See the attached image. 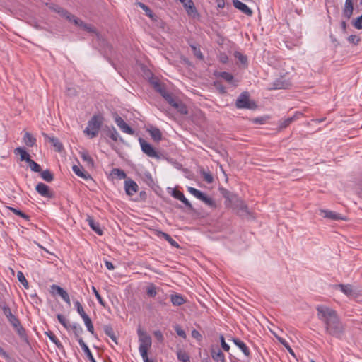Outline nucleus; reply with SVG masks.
<instances>
[{
  "label": "nucleus",
  "instance_id": "nucleus-49",
  "mask_svg": "<svg viewBox=\"0 0 362 362\" xmlns=\"http://www.w3.org/2000/svg\"><path fill=\"white\" fill-rule=\"evenodd\" d=\"M112 175L117 177L119 179H124L126 177V173L124 170L118 168H114L112 170Z\"/></svg>",
  "mask_w": 362,
  "mask_h": 362
},
{
  "label": "nucleus",
  "instance_id": "nucleus-35",
  "mask_svg": "<svg viewBox=\"0 0 362 362\" xmlns=\"http://www.w3.org/2000/svg\"><path fill=\"white\" fill-rule=\"evenodd\" d=\"M23 141L26 146L33 147L36 144V139L29 132H25L23 136Z\"/></svg>",
  "mask_w": 362,
  "mask_h": 362
},
{
  "label": "nucleus",
  "instance_id": "nucleus-46",
  "mask_svg": "<svg viewBox=\"0 0 362 362\" xmlns=\"http://www.w3.org/2000/svg\"><path fill=\"white\" fill-rule=\"evenodd\" d=\"M162 96L171 106L177 100L174 95L168 90Z\"/></svg>",
  "mask_w": 362,
  "mask_h": 362
},
{
  "label": "nucleus",
  "instance_id": "nucleus-9",
  "mask_svg": "<svg viewBox=\"0 0 362 362\" xmlns=\"http://www.w3.org/2000/svg\"><path fill=\"white\" fill-rule=\"evenodd\" d=\"M115 122L116 124L119 127V129L124 133H127L130 135H133L134 134V130L130 127L124 120L118 115L115 117Z\"/></svg>",
  "mask_w": 362,
  "mask_h": 362
},
{
  "label": "nucleus",
  "instance_id": "nucleus-47",
  "mask_svg": "<svg viewBox=\"0 0 362 362\" xmlns=\"http://www.w3.org/2000/svg\"><path fill=\"white\" fill-rule=\"evenodd\" d=\"M84 321V323L87 327V329L88 332H90L91 334L94 333V327L92 323V321L88 315L82 318Z\"/></svg>",
  "mask_w": 362,
  "mask_h": 362
},
{
  "label": "nucleus",
  "instance_id": "nucleus-41",
  "mask_svg": "<svg viewBox=\"0 0 362 362\" xmlns=\"http://www.w3.org/2000/svg\"><path fill=\"white\" fill-rule=\"evenodd\" d=\"M69 328H71L78 341L79 338H81L80 335L83 333V328L77 323H74L73 325H70Z\"/></svg>",
  "mask_w": 362,
  "mask_h": 362
},
{
  "label": "nucleus",
  "instance_id": "nucleus-34",
  "mask_svg": "<svg viewBox=\"0 0 362 362\" xmlns=\"http://www.w3.org/2000/svg\"><path fill=\"white\" fill-rule=\"evenodd\" d=\"M72 170L74 172V173L78 177H81L84 179H88L90 177V175L88 173L85 172L81 166H78L75 165L72 167Z\"/></svg>",
  "mask_w": 362,
  "mask_h": 362
},
{
  "label": "nucleus",
  "instance_id": "nucleus-14",
  "mask_svg": "<svg viewBox=\"0 0 362 362\" xmlns=\"http://www.w3.org/2000/svg\"><path fill=\"white\" fill-rule=\"evenodd\" d=\"M320 214L324 218L334 221L345 219L340 214L329 210H320Z\"/></svg>",
  "mask_w": 362,
  "mask_h": 362
},
{
  "label": "nucleus",
  "instance_id": "nucleus-48",
  "mask_svg": "<svg viewBox=\"0 0 362 362\" xmlns=\"http://www.w3.org/2000/svg\"><path fill=\"white\" fill-rule=\"evenodd\" d=\"M41 177L47 181V182H51L53 180L54 177L52 173L49 170H45L41 172Z\"/></svg>",
  "mask_w": 362,
  "mask_h": 362
},
{
  "label": "nucleus",
  "instance_id": "nucleus-55",
  "mask_svg": "<svg viewBox=\"0 0 362 362\" xmlns=\"http://www.w3.org/2000/svg\"><path fill=\"white\" fill-rule=\"evenodd\" d=\"M74 304L76 308L77 312L82 318L88 315L84 311L83 308L82 307L79 301L76 300Z\"/></svg>",
  "mask_w": 362,
  "mask_h": 362
},
{
  "label": "nucleus",
  "instance_id": "nucleus-21",
  "mask_svg": "<svg viewBox=\"0 0 362 362\" xmlns=\"http://www.w3.org/2000/svg\"><path fill=\"white\" fill-rule=\"evenodd\" d=\"M302 115V113L300 112H296L295 115L291 117H288L284 119H281L279 121V127L281 129H284L289 126L293 122L296 120L300 116Z\"/></svg>",
  "mask_w": 362,
  "mask_h": 362
},
{
  "label": "nucleus",
  "instance_id": "nucleus-45",
  "mask_svg": "<svg viewBox=\"0 0 362 362\" xmlns=\"http://www.w3.org/2000/svg\"><path fill=\"white\" fill-rule=\"evenodd\" d=\"M161 234V236L165 240H167L172 246L176 247V248H179L180 247V245L179 244L175 241L174 240L171 236L170 235H168V233H163V232H161L160 233Z\"/></svg>",
  "mask_w": 362,
  "mask_h": 362
},
{
  "label": "nucleus",
  "instance_id": "nucleus-8",
  "mask_svg": "<svg viewBox=\"0 0 362 362\" xmlns=\"http://www.w3.org/2000/svg\"><path fill=\"white\" fill-rule=\"evenodd\" d=\"M187 191L201 202H203L205 204H213L211 199L209 198L206 194L202 192L201 191L192 187H188Z\"/></svg>",
  "mask_w": 362,
  "mask_h": 362
},
{
  "label": "nucleus",
  "instance_id": "nucleus-3",
  "mask_svg": "<svg viewBox=\"0 0 362 362\" xmlns=\"http://www.w3.org/2000/svg\"><path fill=\"white\" fill-rule=\"evenodd\" d=\"M235 105L239 109L255 110L257 105L254 101L250 100L248 93H242L236 100Z\"/></svg>",
  "mask_w": 362,
  "mask_h": 362
},
{
  "label": "nucleus",
  "instance_id": "nucleus-28",
  "mask_svg": "<svg viewBox=\"0 0 362 362\" xmlns=\"http://www.w3.org/2000/svg\"><path fill=\"white\" fill-rule=\"evenodd\" d=\"M233 343L243 351L246 356H250V351L247 345L241 340L234 338L233 339Z\"/></svg>",
  "mask_w": 362,
  "mask_h": 362
},
{
  "label": "nucleus",
  "instance_id": "nucleus-22",
  "mask_svg": "<svg viewBox=\"0 0 362 362\" xmlns=\"http://www.w3.org/2000/svg\"><path fill=\"white\" fill-rule=\"evenodd\" d=\"M86 221L88 223L89 226L93 231H95L99 235H103V230L100 228L99 223L95 222L91 216L87 215Z\"/></svg>",
  "mask_w": 362,
  "mask_h": 362
},
{
  "label": "nucleus",
  "instance_id": "nucleus-36",
  "mask_svg": "<svg viewBox=\"0 0 362 362\" xmlns=\"http://www.w3.org/2000/svg\"><path fill=\"white\" fill-rule=\"evenodd\" d=\"M171 195L181 201L183 204H190L188 200L185 198V195L183 194L182 192H181L180 191L177 190V189H173L171 190Z\"/></svg>",
  "mask_w": 362,
  "mask_h": 362
},
{
  "label": "nucleus",
  "instance_id": "nucleus-57",
  "mask_svg": "<svg viewBox=\"0 0 362 362\" xmlns=\"http://www.w3.org/2000/svg\"><path fill=\"white\" fill-rule=\"evenodd\" d=\"M18 281L23 285L25 288H28V283L21 272H18L17 274Z\"/></svg>",
  "mask_w": 362,
  "mask_h": 362
},
{
  "label": "nucleus",
  "instance_id": "nucleus-10",
  "mask_svg": "<svg viewBox=\"0 0 362 362\" xmlns=\"http://www.w3.org/2000/svg\"><path fill=\"white\" fill-rule=\"evenodd\" d=\"M211 358L216 362H226L225 356L221 350L212 346L210 349Z\"/></svg>",
  "mask_w": 362,
  "mask_h": 362
},
{
  "label": "nucleus",
  "instance_id": "nucleus-62",
  "mask_svg": "<svg viewBox=\"0 0 362 362\" xmlns=\"http://www.w3.org/2000/svg\"><path fill=\"white\" fill-rule=\"evenodd\" d=\"M279 341H280L281 344H282L286 348V349L288 351V352L292 356H295L293 349L291 348V346H289V344L285 339H284L282 338H279Z\"/></svg>",
  "mask_w": 362,
  "mask_h": 362
},
{
  "label": "nucleus",
  "instance_id": "nucleus-19",
  "mask_svg": "<svg viewBox=\"0 0 362 362\" xmlns=\"http://www.w3.org/2000/svg\"><path fill=\"white\" fill-rule=\"evenodd\" d=\"M42 135L47 141H49L53 145L56 151L61 152L62 151L63 145L57 138H55L54 136H49L48 134L45 133H43Z\"/></svg>",
  "mask_w": 362,
  "mask_h": 362
},
{
  "label": "nucleus",
  "instance_id": "nucleus-17",
  "mask_svg": "<svg viewBox=\"0 0 362 362\" xmlns=\"http://www.w3.org/2000/svg\"><path fill=\"white\" fill-rule=\"evenodd\" d=\"M51 288L53 291H56L57 293L60 296L62 297V298L68 304V305H71V301H70V298H69V296L68 294V293L64 290L62 288H61L59 286H57V285H55V284H53L52 286H51Z\"/></svg>",
  "mask_w": 362,
  "mask_h": 362
},
{
  "label": "nucleus",
  "instance_id": "nucleus-63",
  "mask_svg": "<svg viewBox=\"0 0 362 362\" xmlns=\"http://www.w3.org/2000/svg\"><path fill=\"white\" fill-rule=\"evenodd\" d=\"M235 57L240 62L241 64H247V59L246 56L242 54L240 52H235Z\"/></svg>",
  "mask_w": 362,
  "mask_h": 362
},
{
  "label": "nucleus",
  "instance_id": "nucleus-27",
  "mask_svg": "<svg viewBox=\"0 0 362 362\" xmlns=\"http://www.w3.org/2000/svg\"><path fill=\"white\" fill-rule=\"evenodd\" d=\"M150 82L152 84L153 88L161 95H163L167 91L165 85L161 83L158 79L152 78Z\"/></svg>",
  "mask_w": 362,
  "mask_h": 362
},
{
  "label": "nucleus",
  "instance_id": "nucleus-29",
  "mask_svg": "<svg viewBox=\"0 0 362 362\" xmlns=\"http://www.w3.org/2000/svg\"><path fill=\"white\" fill-rule=\"evenodd\" d=\"M136 5L139 6L141 9H143L146 13V15L149 17L153 21H156V16L153 13V12L151 10V8L144 4L142 2L137 1L136 2Z\"/></svg>",
  "mask_w": 362,
  "mask_h": 362
},
{
  "label": "nucleus",
  "instance_id": "nucleus-25",
  "mask_svg": "<svg viewBox=\"0 0 362 362\" xmlns=\"http://www.w3.org/2000/svg\"><path fill=\"white\" fill-rule=\"evenodd\" d=\"M170 301L175 306H180L185 303L186 299L181 294L174 293L170 295Z\"/></svg>",
  "mask_w": 362,
  "mask_h": 362
},
{
  "label": "nucleus",
  "instance_id": "nucleus-6",
  "mask_svg": "<svg viewBox=\"0 0 362 362\" xmlns=\"http://www.w3.org/2000/svg\"><path fill=\"white\" fill-rule=\"evenodd\" d=\"M232 210L243 218H254L252 212L247 207V205H230Z\"/></svg>",
  "mask_w": 362,
  "mask_h": 362
},
{
  "label": "nucleus",
  "instance_id": "nucleus-53",
  "mask_svg": "<svg viewBox=\"0 0 362 362\" xmlns=\"http://www.w3.org/2000/svg\"><path fill=\"white\" fill-rule=\"evenodd\" d=\"M8 209L9 210L12 211L15 214L20 216L21 217L25 219L26 221H28L30 218L29 216H28L27 214H25V213H23L22 211H21L19 209H14L12 207H8Z\"/></svg>",
  "mask_w": 362,
  "mask_h": 362
},
{
  "label": "nucleus",
  "instance_id": "nucleus-30",
  "mask_svg": "<svg viewBox=\"0 0 362 362\" xmlns=\"http://www.w3.org/2000/svg\"><path fill=\"white\" fill-rule=\"evenodd\" d=\"M78 344L81 346V349L84 351V353L86 354L87 358L91 361V362H96L95 358H93L91 351H90L89 348L86 345V344L83 341L82 338L78 339Z\"/></svg>",
  "mask_w": 362,
  "mask_h": 362
},
{
  "label": "nucleus",
  "instance_id": "nucleus-20",
  "mask_svg": "<svg viewBox=\"0 0 362 362\" xmlns=\"http://www.w3.org/2000/svg\"><path fill=\"white\" fill-rule=\"evenodd\" d=\"M106 136L110 137L114 141H120L121 142H124V140L122 137H120L119 133L117 129L113 127H107L105 129Z\"/></svg>",
  "mask_w": 362,
  "mask_h": 362
},
{
  "label": "nucleus",
  "instance_id": "nucleus-59",
  "mask_svg": "<svg viewBox=\"0 0 362 362\" xmlns=\"http://www.w3.org/2000/svg\"><path fill=\"white\" fill-rule=\"evenodd\" d=\"M214 86L216 90L219 91L220 93L223 94L226 92V88L221 84V83L218 81L214 82Z\"/></svg>",
  "mask_w": 362,
  "mask_h": 362
},
{
  "label": "nucleus",
  "instance_id": "nucleus-40",
  "mask_svg": "<svg viewBox=\"0 0 362 362\" xmlns=\"http://www.w3.org/2000/svg\"><path fill=\"white\" fill-rule=\"evenodd\" d=\"M80 157L83 160V162H86V164L88 166H93V160L89 155L88 152L86 151H83L79 153Z\"/></svg>",
  "mask_w": 362,
  "mask_h": 362
},
{
  "label": "nucleus",
  "instance_id": "nucleus-18",
  "mask_svg": "<svg viewBox=\"0 0 362 362\" xmlns=\"http://www.w3.org/2000/svg\"><path fill=\"white\" fill-rule=\"evenodd\" d=\"M233 4L235 8L241 11L245 15L248 16H251L252 15V11L245 4L240 1L233 0Z\"/></svg>",
  "mask_w": 362,
  "mask_h": 362
},
{
  "label": "nucleus",
  "instance_id": "nucleus-16",
  "mask_svg": "<svg viewBox=\"0 0 362 362\" xmlns=\"http://www.w3.org/2000/svg\"><path fill=\"white\" fill-rule=\"evenodd\" d=\"M73 23L76 25L80 27L81 28H82L83 30L87 31L88 33L97 34V31H96L95 28L93 26H92L90 24H88V23H84L83 21H81V19H79V18H78L76 17V18L74 19V22Z\"/></svg>",
  "mask_w": 362,
  "mask_h": 362
},
{
  "label": "nucleus",
  "instance_id": "nucleus-64",
  "mask_svg": "<svg viewBox=\"0 0 362 362\" xmlns=\"http://www.w3.org/2000/svg\"><path fill=\"white\" fill-rule=\"evenodd\" d=\"M361 39L358 36L351 35L348 37V41L354 45H357L360 42Z\"/></svg>",
  "mask_w": 362,
  "mask_h": 362
},
{
  "label": "nucleus",
  "instance_id": "nucleus-13",
  "mask_svg": "<svg viewBox=\"0 0 362 362\" xmlns=\"http://www.w3.org/2000/svg\"><path fill=\"white\" fill-rule=\"evenodd\" d=\"M180 1L189 16H195L197 13V10L192 0H180Z\"/></svg>",
  "mask_w": 362,
  "mask_h": 362
},
{
  "label": "nucleus",
  "instance_id": "nucleus-1",
  "mask_svg": "<svg viewBox=\"0 0 362 362\" xmlns=\"http://www.w3.org/2000/svg\"><path fill=\"white\" fill-rule=\"evenodd\" d=\"M317 311L319 320L324 324L326 333L340 338L344 333V328L337 312L325 305L317 306Z\"/></svg>",
  "mask_w": 362,
  "mask_h": 362
},
{
  "label": "nucleus",
  "instance_id": "nucleus-61",
  "mask_svg": "<svg viewBox=\"0 0 362 362\" xmlns=\"http://www.w3.org/2000/svg\"><path fill=\"white\" fill-rule=\"evenodd\" d=\"M8 322L11 324V325L15 328L21 325L20 320L16 317L14 315L8 319Z\"/></svg>",
  "mask_w": 362,
  "mask_h": 362
},
{
  "label": "nucleus",
  "instance_id": "nucleus-2",
  "mask_svg": "<svg viewBox=\"0 0 362 362\" xmlns=\"http://www.w3.org/2000/svg\"><path fill=\"white\" fill-rule=\"evenodd\" d=\"M103 123V117L100 115H94L88 121V126L84 130V133L89 135L91 138L96 136L99 132Z\"/></svg>",
  "mask_w": 362,
  "mask_h": 362
},
{
  "label": "nucleus",
  "instance_id": "nucleus-24",
  "mask_svg": "<svg viewBox=\"0 0 362 362\" xmlns=\"http://www.w3.org/2000/svg\"><path fill=\"white\" fill-rule=\"evenodd\" d=\"M14 329H16V332L18 333L21 341L23 343H25V344L30 346V342H29L28 337L26 334L25 329L21 325V324L19 325L18 327H16Z\"/></svg>",
  "mask_w": 362,
  "mask_h": 362
},
{
  "label": "nucleus",
  "instance_id": "nucleus-7",
  "mask_svg": "<svg viewBox=\"0 0 362 362\" xmlns=\"http://www.w3.org/2000/svg\"><path fill=\"white\" fill-rule=\"evenodd\" d=\"M220 192L221 195L226 199V202H228L229 204H238L239 202H243L238 194L231 192L226 189L220 188Z\"/></svg>",
  "mask_w": 362,
  "mask_h": 362
},
{
  "label": "nucleus",
  "instance_id": "nucleus-32",
  "mask_svg": "<svg viewBox=\"0 0 362 362\" xmlns=\"http://www.w3.org/2000/svg\"><path fill=\"white\" fill-rule=\"evenodd\" d=\"M172 107L176 109L177 112L182 115L188 114V110L187 106L179 100H177L175 103H173Z\"/></svg>",
  "mask_w": 362,
  "mask_h": 362
},
{
  "label": "nucleus",
  "instance_id": "nucleus-31",
  "mask_svg": "<svg viewBox=\"0 0 362 362\" xmlns=\"http://www.w3.org/2000/svg\"><path fill=\"white\" fill-rule=\"evenodd\" d=\"M103 331L116 344H117V337L115 334L112 327L110 325L103 326Z\"/></svg>",
  "mask_w": 362,
  "mask_h": 362
},
{
  "label": "nucleus",
  "instance_id": "nucleus-26",
  "mask_svg": "<svg viewBox=\"0 0 362 362\" xmlns=\"http://www.w3.org/2000/svg\"><path fill=\"white\" fill-rule=\"evenodd\" d=\"M354 6L353 0H346L344 8L343 9V15L347 19H349L353 13Z\"/></svg>",
  "mask_w": 362,
  "mask_h": 362
},
{
  "label": "nucleus",
  "instance_id": "nucleus-54",
  "mask_svg": "<svg viewBox=\"0 0 362 362\" xmlns=\"http://www.w3.org/2000/svg\"><path fill=\"white\" fill-rule=\"evenodd\" d=\"M57 319L59 320V322L66 329H69V327H70V324L69 323V322L67 321V320L66 319V317L61 315V314H58L57 315Z\"/></svg>",
  "mask_w": 362,
  "mask_h": 362
},
{
  "label": "nucleus",
  "instance_id": "nucleus-33",
  "mask_svg": "<svg viewBox=\"0 0 362 362\" xmlns=\"http://www.w3.org/2000/svg\"><path fill=\"white\" fill-rule=\"evenodd\" d=\"M15 153L20 155L21 160H25L27 163L31 161L30 156L24 148L18 147L15 149Z\"/></svg>",
  "mask_w": 362,
  "mask_h": 362
},
{
  "label": "nucleus",
  "instance_id": "nucleus-50",
  "mask_svg": "<svg viewBox=\"0 0 362 362\" xmlns=\"http://www.w3.org/2000/svg\"><path fill=\"white\" fill-rule=\"evenodd\" d=\"M4 314L5 316L8 319L9 317H11L13 315L12 314V312L10 309V308L7 305L6 303H3L0 305Z\"/></svg>",
  "mask_w": 362,
  "mask_h": 362
},
{
  "label": "nucleus",
  "instance_id": "nucleus-5",
  "mask_svg": "<svg viewBox=\"0 0 362 362\" xmlns=\"http://www.w3.org/2000/svg\"><path fill=\"white\" fill-rule=\"evenodd\" d=\"M139 141L142 151L150 158L159 159L160 157L155 148L144 139L139 138Z\"/></svg>",
  "mask_w": 362,
  "mask_h": 362
},
{
  "label": "nucleus",
  "instance_id": "nucleus-58",
  "mask_svg": "<svg viewBox=\"0 0 362 362\" xmlns=\"http://www.w3.org/2000/svg\"><path fill=\"white\" fill-rule=\"evenodd\" d=\"M192 49L193 50V53L194 56H196L199 59H203V54L199 47H197L194 45H190Z\"/></svg>",
  "mask_w": 362,
  "mask_h": 362
},
{
  "label": "nucleus",
  "instance_id": "nucleus-44",
  "mask_svg": "<svg viewBox=\"0 0 362 362\" xmlns=\"http://www.w3.org/2000/svg\"><path fill=\"white\" fill-rule=\"evenodd\" d=\"M61 16L65 18L69 21L74 22V19L76 18V16L69 13L67 10L64 9L63 8H60L58 13Z\"/></svg>",
  "mask_w": 362,
  "mask_h": 362
},
{
  "label": "nucleus",
  "instance_id": "nucleus-43",
  "mask_svg": "<svg viewBox=\"0 0 362 362\" xmlns=\"http://www.w3.org/2000/svg\"><path fill=\"white\" fill-rule=\"evenodd\" d=\"M214 75L217 77H221L228 83H231L233 80V76L226 71L216 72Z\"/></svg>",
  "mask_w": 362,
  "mask_h": 362
},
{
  "label": "nucleus",
  "instance_id": "nucleus-12",
  "mask_svg": "<svg viewBox=\"0 0 362 362\" xmlns=\"http://www.w3.org/2000/svg\"><path fill=\"white\" fill-rule=\"evenodd\" d=\"M291 86V83L284 77H280L276 79L273 83L272 89H287Z\"/></svg>",
  "mask_w": 362,
  "mask_h": 362
},
{
  "label": "nucleus",
  "instance_id": "nucleus-11",
  "mask_svg": "<svg viewBox=\"0 0 362 362\" xmlns=\"http://www.w3.org/2000/svg\"><path fill=\"white\" fill-rule=\"evenodd\" d=\"M334 289H339L342 293L348 297L352 298L355 296L356 292L350 284H336L334 286Z\"/></svg>",
  "mask_w": 362,
  "mask_h": 362
},
{
  "label": "nucleus",
  "instance_id": "nucleus-42",
  "mask_svg": "<svg viewBox=\"0 0 362 362\" xmlns=\"http://www.w3.org/2000/svg\"><path fill=\"white\" fill-rule=\"evenodd\" d=\"M177 359L182 362H189L190 357L189 354L184 350H178L177 351Z\"/></svg>",
  "mask_w": 362,
  "mask_h": 362
},
{
  "label": "nucleus",
  "instance_id": "nucleus-56",
  "mask_svg": "<svg viewBox=\"0 0 362 362\" xmlns=\"http://www.w3.org/2000/svg\"><path fill=\"white\" fill-rule=\"evenodd\" d=\"M146 293L150 297H155L157 294L156 288L153 284H151L147 287Z\"/></svg>",
  "mask_w": 362,
  "mask_h": 362
},
{
  "label": "nucleus",
  "instance_id": "nucleus-23",
  "mask_svg": "<svg viewBox=\"0 0 362 362\" xmlns=\"http://www.w3.org/2000/svg\"><path fill=\"white\" fill-rule=\"evenodd\" d=\"M37 192L43 197H50L52 192L47 185L44 183H38L36 186Z\"/></svg>",
  "mask_w": 362,
  "mask_h": 362
},
{
  "label": "nucleus",
  "instance_id": "nucleus-4",
  "mask_svg": "<svg viewBox=\"0 0 362 362\" xmlns=\"http://www.w3.org/2000/svg\"><path fill=\"white\" fill-rule=\"evenodd\" d=\"M137 334L139 337V351H148V349L151 347L152 339L149 334H148L146 332L143 331L141 328H139L137 330Z\"/></svg>",
  "mask_w": 362,
  "mask_h": 362
},
{
  "label": "nucleus",
  "instance_id": "nucleus-39",
  "mask_svg": "<svg viewBox=\"0 0 362 362\" xmlns=\"http://www.w3.org/2000/svg\"><path fill=\"white\" fill-rule=\"evenodd\" d=\"M200 174L203 180L208 184H211L214 182V176L209 170H205L202 169Z\"/></svg>",
  "mask_w": 362,
  "mask_h": 362
},
{
  "label": "nucleus",
  "instance_id": "nucleus-37",
  "mask_svg": "<svg viewBox=\"0 0 362 362\" xmlns=\"http://www.w3.org/2000/svg\"><path fill=\"white\" fill-rule=\"evenodd\" d=\"M151 136L155 141H159L162 139V134L160 129L157 127H151L148 130Z\"/></svg>",
  "mask_w": 362,
  "mask_h": 362
},
{
  "label": "nucleus",
  "instance_id": "nucleus-52",
  "mask_svg": "<svg viewBox=\"0 0 362 362\" xmlns=\"http://www.w3.org/2000/svg\"><path fill=\"white\" fill-rule=\"evenodd\" d=\"M28 163L32 171L36 172V173L41 172L40 165L39 164H37L36 162H35L34 160H33L32 159H31V161H29Z\"/></svg>",
  "mask_w": 362,
  "mask_h": 362
},
{
  "label": "nucleus",
  "instance_id": "nucleus-60",
  "mask_svg": "<svg viewBox=\"0 0 362 362\" xmlns=\"http://www.w3.org/2000/svg\"><path fill=\"white\" fill-rule=\"evenodd\" d=\"M174 330L177 333V334L184 339L186 338L185 332L181 328V327L178 325L174 326Z\"/></svg>",
  "mask_w": 362,
  "mask_h": 362
},
{
  "label": "nucleus",
  "instance_id": "nucleus-15",
  "mask_svg": "<svg viewBox=\"0 0 362 362\" xmlns=\"http://www.w3.org/2000/svg\"><path fill=\"white\" fill-rule=\"evenodd\" d=\"M124 187H125L126 193L129 196H132L136 192H137V191L139 189L138 185L131 179L125 181Z\"/></svg>",
  "mask_w": 362,
  "mask_h": 362
},
{
  "label": "nucleus",
  "instance_id": "nucleus-38",
  "mask_svg": "<svg viewBox=\"0 0 362 362\" xmlns=\"http://www.w3.org/2000/svg\"><path fill=\"white\" fill-rule=\"evenodd\" d=\"M45 334L57 346V347L59 349H60V350H63L64 349L63 345L62 344L60 341L56 337V336L54 335V334L52 332H51V331L46 332Z\"/></svg>",
  "mask_w": 362,
  "mask_h": 362
},
{
  "label": "nucleus",
  "instance_id": "nucleus-51",
  "mask_svg": "<svg viewBox=\"0 0 362 362\" xmlns=\"http://www.w3.org/2000/svg\"><path fill=\"white\" fill-rule=\"evenodd\" d=\"M92 291L93 292V293L95 294L98 303L104 308L106 307V303L103 300V298L101 297V296L100 295V293H98V291H97V289L94 287V286H92Z\"/></svg>",
  "mask_w": 362,
  "mask_h": 362
}]
</instances>
